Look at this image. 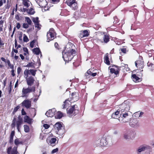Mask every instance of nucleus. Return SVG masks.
Masks as SVG:
<instances>
[{
  "mask_svg": "<svg viewBox=\"0 0 154 154\" xmlns=\"http://www.w3.org/2000/svg\"><path fill=\"white\" fill-rule=\"evenodd\" d=\"M130 109V106L125 103H123L121 105V111L120 116L119 117V120L122 123H126L129 120V117L128 112Z\"/></svg>",
  "mask_w": 154,
  "mask_h": 154,
  "instance_id": "obj_1",
  "label": "nucleus"
},
{
  "mask_svg": "<svg viewBox=\"0 0 154 154\" xmlns=\"http://www.w3.org/2000/svg\"><path fill=\"white\" fill-rule=\"evenodd\" d=\"M112 143V138L109 136H107L96 140L94 143L95 147H100L106 146L108 144H111Z\"/></svg>",
  "mask_w": 154,
  "mask_h": 154,
  "instance_id": "obj_2",
  "label": "nucleus"
},
{
  "mask_svg": "<svg viewBox=\"0 0 154 154\" xmlns=\"http://www.w3.org/2000/svg\"><path fill=\"white\" fill-rule=\"evenodd\" d=\"M75 50L72 49L69 50L66 52L65 51L62 52L63 58L66 62H68L71 61L73 58V54H75Z\"/></svg>",
  "mask_w": 154,
  "mask_h": 154,
  "instance_id": "obj_3",
  "label": "nucleus"
},
{
  "mask_svg": "<svg viewBox=\"0 0 154 154\" xmlns=\"http://www.w3.org/2000/svg\"><path fill=\"white\" fill-rule=\"evenodd\" d=\"M71 100H66L63 102V104L62 105L63 108L65 109L67 107V105H68L71 102H75L78 100L79 98V94L76 92H74L71 94V97H70Z\"/></svg>",
  "mask_w": 154,
  "mask_h": 154,
  "instance_id": "obj_4",
  "label": "nucleus"
},
{
  "mask_svg": "<svg viewBox=\"0 0 154 154\" xmlns=\"http://www.w3.org/2000/svg\"><path fill=\"white\" fill-rule=\"evenodd\" d=\"M14 144L17 146L19 144H22L23 143V142L21 141L19 139L17 138L14 140ZM17 146L14 147L11 153V152L12 149V147H10L7 149V152L8 154H17Z\"/></svg>",
  "mask_w": 154,
  "mask_h": 154,
  "instance_id": "obj_5",
  "label": "nucleus"
},
{
  "mask_svg": "<svg viewBox=\"0 0 154 154\" xmlns=\"http://www.w3.org/2000/svg\"><path fill=\"white\" fill-rule=\"evenodd\" d=\"M35 90V87L34 86L28 87L27 88H23L22 90V97H27L29 94L32 92H34Z\"/></svg>",
  "mask_w": 154,
  "mask_h": 154,
  "instance_id": "obj_6",
  "label": "nucleus"
},
{
  "mask_svg": "<svg viewBox=\"0 0 154 154\" xmlns=\"http://www.w3.org/2000/svg\"><path fill=\"white\" fill-rule=\"evenodd\" d=\"M67 112L70 116H75L78 112L77 106L76 105H74L67 109Z\"/></svg>",
  "mask_w": 154,
  "mask_h": 154,
  "instance_id": "obj_7",
  "label": "nucleus"
},
{
  "mask_svg": "<svg viewBox=\"0 0 154 154\" xmlns=\"http://www.w3.org/2000/svg\"><path fill=\"white\" fill-rule=\"evenodd\" d=\"M123 138L127 140H129L134 138V133L131 131H127L125 132L123 135Z\"/></svg>",
  "mask_w": 154,
  "mask_h": 154,
  "instance_id": "obj_8",
  "label": "nucleus"
},
{
  "mask_svg": "<svg viewBox=\"0 0 154 154\" xmlns=\"http://www.w3.org/2000/svg\"><path fill=\"white\" fill-rule=\"evenodd\" d=\"M150 147L146 145L143 144L140 146L137 150V154H144L143 152L150 149Z\"/></svg>",
  "mask_w": 154,
  "mask_h": 154,
  "instance_id": "obj_9",
  "label": "nucleus"
},
{
  "mask_svg": "<svg viewBox=\"0 0 154 154\" xmlns=\"http://www.w3.org/2000/svg\"><path fill=\"white\" fill-rule=\"evenodd\" d=\"M66 3L74 10L78 8L77 2L75 0H67Z\"/></svg>",
  "mask_w": 154,
  "mask_h": 154,
  "instance_id": "obj_10",
  "label": "nucleus"
},
{
  "mask_svg": "<svg viewBox=\"0 0 154 154\" xmlns=\"http://www.w3.org/2000/svg\"><path fill=\"white\" fill-rule=\"evenodd\" d=\"M22 120H17L16 118H14L11 124V126L13 128H14L16 125L18 131L20 132V128L21 127V125L22 124Z\"/></svg>",
  "mask_w": 154,
  "mask_h": 154,
  "instance_id": "obj_11",
  "label": "nucleus"
},
{
  "mask_svg": "<svg viewBox=\"0 0 154 154\" xmlns=\"http://www.w3.org/2000/svg\"><path fill=\"white\" fill-rule=\"evenodd\" d=\"M54 35L55 32L54 29L53 28L50 29L48 32L47 33V42H49L50 41L54 39Z\"/></svg>",
  "mask_w": 154,
  "mask_h": 154,
  "instance_id": "obj_12",
  "label": "nucleus"
},
{
  "mask_svg": "<svg viewBox=\"0 0 154 154\" xmlns=\"http://www.w3.org/2000/svg\"><path fill=\"white\" fill-rule=\"evenodd\" d=\"M54 128L57 131V133L60 134H62L63 133L64 130H62L61 123L59 122H57L54 125Z\"/></svg>",
  "mask_w": 154,
  "mask_h": 154,
  "instance_id": "obj_13",
  "label": "nucleus"
},
{
  "mask_svg": "<svg viewBox=\"0 0 154 154\" xmlns=\"http://www.w3.org/2000/svg\"><path fill=\"white\" fill-rule=\"evenodd\" d=\"M46 141L51 146H53L58 143V140L57 141L56 138L54 137H49L47 138Z\"/></svg>",
  "mask_w": 154,
  "mask_h": 154,
  "instance_id": "obj_14",
  "label": "nucleus"
},
{
  "mask_svg": "<svg viewBox=\"0 0 154 154\" xmlns=\"http://www.w3.org/2000/svg\"><path fill=\"white\" fill-rule=\"evenodd\" d=\"M129 125L132 127L136 128L139 127L140 124L138 120L134 119L130 123Z\"/></svg>",
  "mask_w": 154,
  "mask_h": 154,
  "instance_id": "obj_15",
  "label": "nucleus"
},
{
  "mask_svg": "<svg viewBox=\"0 0 154 154\" xmlns=\"http://www.w3.org/2000/svg\"><path fill=\"white\" fill-rule=\"evenodd\" d=\"M22 106L27 109H29L31 106V101L28 99L24 100L21 103Z\"/></svg>",
  "mask_w": 154,
  "mask_h": 154,
  "instance_id": "obj_16",
  "label": "nucleus"
},
{
  "mask_svg": "<svg viewBox=\"0 0 154 154\" xmlns=\"http://www.w3.org/2000/svg\"><path fill=\"white\" fill-rule=\"evenodd\" d=\"M27 82V85L28 86H31L34 83L35 79L32 76H30L27 78H25Z\"/></svg>",
  "mask_w": 154,
  "mask_h": 154,
  "instance_id": "obj_17",
  "label": "nucleus"
},
{
  "mask_svg": "<svg viewBox=\"0 0 154 154\" xmlns=\"http://www.w3.org/2000/svg\"><path fill=\"white\" fill-rule=\"evenodd\" d=\"M56 111L55 109L54 108L49 109L46 112L45 115L48 117H52L55 115Z\"/></svg>",
  "mask_w": 154,
  "mask_h": 154,
  "instance_id": "obj_18",
  "label": "nucleus"
},
{
  "mask_svg": "<svg viewBox=\"0 0 154 154\" xmlns=\"http://www.w3.org/2000/svg\"><path fill=\"white\" fill-rule=\"evenodd\" d=\"M89 35V33L87 30H85L82 31L79 34V37L81 38H83L85 37L88 36Z\"/></svg>",
  "mask_w": 154,
  "mask_h": 154,
  "instance_id": "obj_19",
  "label": "nucleus"
},
{
  "mask_svg": "<svg viewBox=\"0 0 154 154\" xmlns=\"http://www.w3.org/2000/svg\"><path fill=\"white\" fill-rule=\"evenodd\" d=\"M120 109H121V106H120V108L118 109L117 111L112 114V118L114 119L117 118L118 117L119 114H120V112L121 111H120Z\"/></svg>",
  "mask_w": 154,
  "mask_h": 154,
  "instance_id": "obj_20",
  "label": "nucleus"
},
{
  "mask_svg": "<svg viewBox=\"0 0 154 154\" xmlns=\"http://www.w3.org/2000/svg\"><path fill=\"white\" fill-rule=\"evenodd\" d=\"M136 66L137 67H139V68L142 69L143 68V62H140L139 61H137L135 62Z\"/></svg>",
  "mask_w": 154,
  "mask_h": 154,
  "instance_id": "obj_21",
  "label": "nucleus"
},
{
  "mask_svg": "<svg viewBox=\"0 0 154 154\" xmlns=\"http://www.w3.org/2000/svg\"><path fill=\"white\" fill-rule=\"evenodd\" d=\"M63 116V113L60 111L57 112L55 114V118L57 119H60Z\"/></svg>",
  "mask_w": 154,
  "mask_h": 154,
  "instance_id": "obj_22",
  "label": "nucleus"
},
{
  "mask_svg": "<svg viewBox=\"0 0 154 154\" xmlns=\"http://www.w3.org/2000/svg\"><path fill=\"white\" fill-rule=\"evenodd\" d=\"M24 6L26 7H28L30 6L31 3L29 0H22Z\"/></svg>",
  "mask_w": 154,
  "mask_h": 154,
  "instance_id": "obj_23",
  "label": "nucleus"
},
{
  "mask_svg": "<svg viewBox=\"0 0 154 154\" xmlns=\"http://www.w3.org/2000/svg\"><path fill=\"white\" fill-rule=\"evenodd\" d=\"M32 51L36 55H38L40 53H41V56H42L41 52L38 48H35L32 50Z\"/></svg>",
  "mask_w": 154,
  "mask_h": 154,
  "instance_id": "obj_24",
  "label": "nucleus"
},
{
  "mask_svg": "<svg viewBox=\"0 0 154 154\" xmlns=\"http://www.w3.org/2000/svg\"><path fill=\"white\" fill-rule=\"evenodd\" d=\"M104 61L105 63L108 65H109L110 64V62L109 60V57H108V54H107L105 55L104 57Z\"/></svg>",
  "mask_w": 154,
  "mask_h": 154,
  "instance_id": "obj_25",
  "label": "nucleus"
},
{
  "mask_svg": "<svg viewBox=\"0 0 154 154\" xmlns=\"http://www.w3.org/2000/svg\"><path fill=\"white\" fill-rule=\"evenodd\" d=\"M132 77L133 78V81L135 82H140V79L135 74H133L132 75Z\"/></svg>",
  "mask_w": 154,
  "mask_h": 154,
  "instance_id": "obj_26",
  "label": "nucleus"
},
{
  "mask_svg": "<svg viewBox=\"0 0 154 154\" xmlns=\"http://www.w3.org/2000/svg\"><path fill=\"white\" fill-rule=\"evenodd\" d=\"M30 74L29 69H26L24 72V77L25 78H27L28 77L29 75Z\"/></svg>",
  "mask_w": 154,
  "mask_h": 154,
  "instance_id": "obj_27",
  "label": "nucleus"
},
{
  "mask_svg": "<svg viewBox=\"0 0 154 154\" xmlns=\"http://www.w3.org/2000/svg\"><path fill=\"white\" fill-rule=\"evenodd\" d=\"M24 120L25 122H27L28 123H30L31 122V119L27 116H26L24 117Z\"/></svg>",
  "mask_w": 154,
  "mask_h": 154,
  "instance_id": "obj_28",
  "label": "nucleus"
},
{
  "mask_svg": "<svg viewBox=\"0 0 154 154\" xmlns=\"http://www.w3.org/2000/svg\"><path fill=\"white\" fill-rule=\"evenodd\" d=\"M36 63H35V62H31V63H29L26 66L27 67H31L32 68H35V67Z\"/></svg>",
  "mask_w": 154,
  "mask_h": 154,
  "instance_id": "obj_29",
  "label": "nucleus"
},
{
  "mask_svg": "<svg viewBox=\"0 0 154 154\" xmlns=\"http://www.w3.org/2000/svg\"><path fill=\"white\" fill-rule=\"evenodd\" d=\"M147 65L149 69L152 71L154 69V65L153 64L148 62L147 63Z\"/></svg>",
  "mask_w": 154,
  "mask_h": 154,
  "instance_id": "obj_30",
  "label": "nucleus"
},
{
  "mask_svg": "<svg viewBox=\"0 0 154 154\" xmlns=\"http://www.w3.org/2000/svg\"><path fill=\"white\" fill-rule=\"evenodd\" d=\"M15 134V132L14 131H13L11 132L10 136V139L9 140V142L12 143L13 142V137Z\"/></svg>",
  "mask_w": 154,
  "mask_h": 154,
  "instance_id": "obj_31",
  "label": "nucleus"
},
{
  "mask_svg": "<svg viewBox=\"0 0 154 154\" xmlns=\"http://www.w3.org/2000/svg\"><path fill=\"white\" fill-rule=\"evenodd\" d=\"M26 11L28 14L30 15L33 14L35 12L34 10L32 8H30L29 10L27 9Z\"/></svg>",
  "mask_w": 154,
  "mask_h": 154,
  "instance_id": "obj_32",
  "label": "nucleus"
},
{
  "mask_svg": "<svg viewBox=\"0 0 154 154\" xmlns=\"http://www.w3.org/2000/svg\"><path fill=\"white\" fill-rule=\"evenodd\" d=\"M103 42L105 43H107L109 41V38L107 35H104L103 37Z\"/></svg>",
  "mask_w": 154,
  "mask_h": 154,
  "instance_id": "obj_33",
  "label": "nucleus"
},
{
  "mask_svg": "<svg viewBox=\"0 0 154 154\" xmlns=\"http://www.w3.org/2000/svg\"><path fill=\"white\" fill-rule=\"evenodd\" d=\"M25 21L27 22V24L29 25H31L32 24V21L30 18L28 17H25Z\"/></svg>",
  "mask_w": 154,
  "mask_h": 154,
  "instance_id": "obj_34",
  "label": "nucleus"
},
{
  "mask_svg": "<svg viewBox=\"0 0 154 154\" xmlns=\"http://www.w3.org/2000/svg\"><path fill=\"white\" fill-rule=\"evenodd\" d=\"M110 72L112 73H114L115 75H117L119 74V72L118 70H116L114 68H111L110 69Z\"/></svg>",
  "mask_w": 154,
  "mask_h": 154,
  "instance_id": "obj_35",
  "label": "nucleus"
},
{
  "mask_svg": "<svg viewBox=\"0 0 154 154\" xmlns=\"http://www.w3.org/2000/svg\"><path fill=\"white\" fill-rule=\"evenodd\" d=\"M32 21L34 22V24L38 23H39L38 18L36 17V18H33L32 19Z\"/></svg>",
  "mask_w": 154,
  "mask_h": 154,
  "instance_id": "obj_36",
  "label": "nucleus"
},
{
  "mask_svg": "<svg viewBox=\"0 0 154 154\" xmlns=\"http://www.w3.org/2000/svg\"><path fill=\"white\" fill-rule=\"evenodd\" d=\"M24 131L26 132H28L29 131V129L28 125H24Z\"/></svg>",
  "mask_w": 154,
  "mask_h": 154,
  "instance_id": "obj_37",
  "label": "nucleus"
},
{
  "mask_svg": "<svg viewBox=\"0 0 154 154\" xmlns=\"http://www.w3.org/2000/svg\"><path fill=\"white\" fill-rule=\"evenodd\" d=\"M30 74L33 76H35L36 74V72L37 71L36 70H34L32 69H29Z\"/></svg>",
  "mask_w": 154,
  "mask_h": 154,
  "instance_id": "obj_38",
  "label": "nucleus"
},
{
  "mask_svg": "<svg viewBox=\"0 0 154 154\" xmlns=\"http://www.w3.org/2000/svg\"><path fill=\"white\" fill-rule=\"evenodd\" d=\"M89 75H90V77H94L96 75L97 73L96 72L92 73L91 72V70L90 69V72H88Z\"/></svg>",
  "mask_w": 154,
  "mask_h": 154,
  "instance_id": "obj_39",
  "label": "nucleus"
},
{
  "mask_svg": "<svg viewBox=\"0 0 154 154\" xmlns=\"http://www.w3.org/2000/svg\"><path fill=\"white\" fill-rule=\"evenodd\" d=\"M23 41L25 42H27L29 41V39L27 37L25 34L23 35Z\"/></svg>",
  "mask_w": 154,
  "mask_h": 154,
  "instance_id": "obj_40",
  "label": "nucleus"
},
{
  "mask_svg": "<svg viewBox=\"0 0 154 154\" xmlns=\"http://www.w3.org/2000/svg\"><path fill=\"white\" fill-rule=\"evenodd\" d=\"M143 114V112H136L135 113V115H138V117H140L142 116V115Z\"/></svg>",
  "mask_w": 154,
  "mask_h": 154,
  "instance_id": "obj_41",
  "label": "nucleus"
},
{
  "mask_svg": "<svg viewBox=\"0 0 154 154\" xmlns=\"http://www.w3.org/2000/svg\"><path fill=\"white\" fill-rule=\"evenodd\" d=\"M7 63L8 64V66L10 67V68L12 69H13L14 68V66L13 65L11 64L10 63V61L9 60H8L7 61Z\"/></svg>",
  "mask_w": 154,
  "mask_h": 154,
  "instance_id": "obj_42",
  "label": "nucleus"
},
{
  "mask_svg": "<svg viewBox=\"0 0 154 154\" xmlns=\"http://www.w3.org/2000/svg\"><path fill=\"white\" fill-rule=\"evenodd\" d=\"M88 72H90V69L88 70L87 72L85 74V76L86 78H88L90 77V75H89Z\"/></svg>",
  "mask_w": 154,
  "mask_h": 154,
  "instance_id": "obj_43",
  "label": "nucleus"
},
{
  "mask_svg": "<svg viewBox=\"0 0 154 154\" xmlns=\"http://www.w3.org/2000/svg\"><path fill=\"white\" fill-rule=\"evenodd\" d=\"M29 27V24L27 23H23V27L25 29H27Z\"/></svg>",
  "mask_w": 154,
  "mask_h": 154,
  "instance_id": "obj_44",
  "label": "nucleus"
},
{
  "mask_svg": "<svg viewBox=\"0 0 154 154\" xmlns=\"http://www.w3.org/2000/svg\"><path fill=\"white\" fill-rule=\"evenodd\" d=\"M35 27L36 28H37L38 29H41V25L39 24V23H36L35 24Z\"/></svg>",
  "mask_w": 154,
  "mask_h": 154,
  "instance_id": "obj_45",
  "label": "nucleus"
},
{
  "mask_svg": "<svg viewBox=\"0 0 154 154\" xmlns=\"http://www.w3.org/2000/svg\"><path fill=\"white\" fill-rule=\"evenodd\" d=\"M121 51L124 54H125L127 51V49L125 48H122L120 49Z\"/></svg>",
  "mask_w": 154,
  "mask_h": 154,
  "instance_id": "obj_46",
  "label": "nucleus"
},
{
  "mask_svg": "<svg viewBox=\"0 0 154 154\" xmlns=\"http://www.w3.org/2000/svg\"><path fill=\"white\" fill-rule=\"evenodd\" d=\"M58 148H56L55 149H54L52 150V151H51V153L53 154L57 152H58Z\"/></svg>",
  "mask_w": 154,
  "mask_h": 154,
  "instance_id": "obj_47",
  "label": "nucleus"
},
{
  "mask_svg": "<svg viewBox=\"0 0 154 154\" xmlns=\"http://www.w3.org/2000/svg\"><path fill=\"white\" fill-rule=\"evenodd\" d=\"M42 3H44L45 4V5H42V4L41 5H40V6H41L42 7H45L46 5H47V2L46 1V0L43 1Z\"/></svg>",
  "mask_w": 154,
  "mask_h": 154,
  "instance_id": "obj_48",
  "label": "nucleus"
},
{
  "mask_svg": "<svg viewBox=\"0 0 154 154\" xmlns=\"http://www.w3.org/2000/svg\"><path fill=\"white\" fill-rule=\"evenodd\" d=\"M43 126V127L46 129L50 127L49 125L46 124H44Z\"/></svg>",
  "mask_w": 154,
  "mask_h": 154,
  "instance_id": "obj_49",
  "label": "nucleus"
},
{
  "mask_svg": "<svg viewBox=\"0 0 154 154\" xmlns=\"http://www.w3.org/2000/svg\"><path fill=\"white\" fill-rule=\"evenodd\" d=\"M20 108V106H17L16 107H15L13 111L14 112H16L18 110V109Z\"/></svg>",
  "mask_w": 154,
  "mask_h": 154,
  "instance_id": "obj_50",
  "label": "nucleus"
},
{
  "mask_svg": "<svg viewBox=\"0 0 154 154\" xmlns=\"http://www.w3.org/2000/svg\"><path fill=\"white\" fill-rule=\"evenodd\" d=\"M21 71V68L20 67H18L17 69V73L18 74H19Z\"/></svg>",
  "mask_w": 154,
  "mask_h": 154,
  "instance_id": "obj_51",
  "label": "nucleus"
},
{
  "mask_svg": "<svg viewBox=\"0 0 154 154\" xmlns=\"http://www.w3.org/2000/svg\"><path fill=\"white\" fill-rule=\"evenodd\" d=\"M34 41H32L30 43V46L31 48H32L34 47Z\"/></svg>",
  "mask_w": 154,
  "mask_h": 154,
  "instance_id": "obj_52",
  "label": "nucleus"
},
{
  "mask_svg": "<svg viewBox=\"0 0 154 154\" xmlns=\"http://www.w3.org/2000/svg\"><path fill=\"white\" fill-rule=\"evenodd\" d=\"M21 114H22V115H25L26 114V112L24 111L23 109H22Z\"/></svg>",
  "mask_w": 154,
  "mask_h": 154,
  "instance_id": "obj_53",
  "label": "nucleus"
},
{
  "mask_svg": "<svg viewBox=\"0 0 154 154\" xmlns=\"http://www.w3.org/2000/svg\"><path fill=\"white\" fill-rule=\"evenodd\" d=\"M16 27L18 29H19L20 27V23H18L17 24Z\"/></svg>",
  "mask_w": 154,
  "mask_h": 154,
  "instance_id": "obj_54",
  "label": "nucleus"
},
{
  "mask_svg": "<svg viewBox=\"0 0 154 154\" xmlns=\"http://www.w3.org/2000/svg\"><path fill=\"white\" fill-rule=\"evenodd\" d=\"M15 18L18 21L20 20V17L18 14H16L15 15Z\"/></svg>",
  "mask_w": 154,
  "mask_h": 154,
  "instance_id": "obj_55",
  "label": "nucleus"
},
{
  "mask_svg": "<svg viewBox=\"0 0 154 154\" xmlns=\"http://www.w3.org/2000/svg\"><path fill=\"white\" fill-rule=\"evenodd\" d=\"M23 50L25 52H26V53H29L28 50L26 48H23Z\"/></svg>",
  "mask_w": 154,
  "mask_h": 154,
  "instance_id": "obj_56",
  "label": "nucleus"
},
{
  "mask_svg": "<svg viewBox=\"0 0 154 154\" xmlns=\"http://www.w3.org/2000/svg\"><path fill=\"white\" fill-rule=\"evenodd\" d=\"M20 56L22 60H23L24 59V57L22 54H20Z\"/></svg>",
  "mask_w": 154,
  "mask_h": 154,
  "instance_id": "obj_57",
  "label": "nucleus"
},
{
  "mask_svg": "<svg viewBox=\"0 0 154 154\" xmlns=\"http://www.w3.org/2000/svg\"><path fill=\"white\" fill-rule=\"evenodd\" d=\"M11 72H12V76H14V75H15V74L14 73V70L13 69H12V70H11Z\"/></svg>",
  "mask_w": 154,
  "mask_h": 154,
  "instance_id": "obj_58",
  "label": "nucleus"
},
{
  "mask_svg": "<svg viewBox=\"0 0 154 154\" xmlns=\"http://www.w3.org/2000/svg\"><path fill=\"white\" fill-rule=\"evenodd\" d=\"M43 137L44 136H43V134H40L39 137L40 138L41 140H43Z\"/></svg>",
  "mask_w": 154,
  "mask_h": 154,
  "instance_id": "obj_59",
  "label": "nucleus"
},
{
  "mask_svg": "<svg viewBox=\"0 0 154 154\" xmlns=\"http://www.w3.org/2000/svg\"><path fill=\"white\" fill-rule=\"evenodd\" d=\"M6 84V79H5L3 81V85H4V87L5 86Z\"/></svg>",
  "mask_w": 154,
  "mask_h": 154,
  "instance_id": "obj_60",
  "label": "nucleus"
},
{
  "mask_svg": "<svg viewBox=\"0 0 154 154\" xmlns=\"http://www.w3.org/2000/svg\"><path fill=\"white\" fill-rule=\"evenodd\" d=\"M52 1L54 3H57L59 2V0H52Z\"/></svg>",
  "mask_w": 154,
  "mask_h": 154,
  "instance_id": "obj_61",
  "label": "nucleus"
},
{
  "mask_svg": "<svg viewBox=\"0 0 154 154\" xmlns=\"http://www.w3.org/2000/svg\"><path fill=\"white\" fill-rule=\"evenodd\" d=\"M14 57L15 59L16 60H17L19 58V57L18 56L16 55H15L14 56Z\"/></svg>",
  "mask_w": 154,
  "mask_h": 154,
  "instance_id": "obj_62",
  "label": "nucleus"
},
{
  "mask_svg": "<svg viewBox=\"0 0 154 154\" xmlns=\"http://www.w3.org/2000/svg\"><path fill=\"white\" fill-rule=\"evenodd\" d=\"M14 51L15 53H18V50H17L14 49V48H13L12 51Z\"/></svg>",
  "mask_w": 154,
  "mask_h": 154,
  "instance_id": "obj_63",
  "label": "nucleus"
},
{
  "mask_svg": "<svg viewBox=\"0 0 154 154\" xmlns=\"http://www.w3.org/2000/svg\"><path fill=\"white\" fill-rule=\"evenodd\" d=\"M14 45H15V48L17 47V42L16 39H15V41Z\"/></svg>",
  "mask_w": 154,
  "mask_h": 154,
  "instance_id": "obj_64",
  "label": "nucleus"
}]
</instances>
